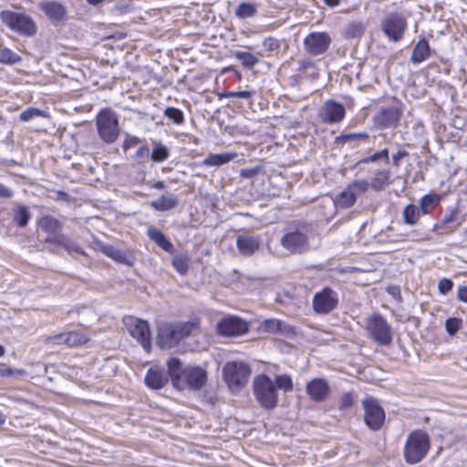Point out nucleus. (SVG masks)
Listing matches in <instances>:
<instances>
[{
    "label": "nucleus",
    "instance_id": "f257e3e1",
    "mask_svg": "<svg viewBox=\"0 0 467 467\" xmlns=\"http://www.w3.org/2000/svg\"><path fill=\"white\" fill-rule=\"evenodd\" d=\"M167 367L171 383L178 389L186 388L198 390L207 381L206 371L200 367H182L178 358H171L167 361Z\"/></svg>",
    "mask_w": 467,
    "mask_h": 467
},
{
    "label": "nucleus",
    "instance_id": "f03ea898",
    "mask_svg": "<svg viewBox=\"0 0 467 467\" xmlns=\"http://www.w3.org/2000/svg\"><path fill=\"white\" fill-rule=\"evenodd\" d=\"M195 327V324L191 322L164 324L159 328V346L162 349L175 348L182 339L188 337Z\"/></svg>",
    "mask_w": 467,
    "mask_h": 467
},
{
    "label": "nucleus",
    "instance_id": "7ed1b4c3",
    "mask_svg": "<svg viewBox=\"0 0 467 467\" xmlns=\"http://www.w3.org/2000/svg\"><path fill=\"white\" fill-rule=\"evenodd\" d=\"M430 450V437L424 431L417 430L408 435L404 446V459L409 464L421 462Z\"/></svg>",
    "mask_w": 467,
    "mask_h": 467
},
{
    "label": "nucleus",
    "instance_id": "20e7f679",
    "mask_svg": "<svg viewBox=\"0 0 467 467\" xmlns=\"http://www.w3.org/2000/svg\"><path fill=\"white\" fill-rule=\"evenodd\" d=\"M254 394L261 407L273 410L278 402V395L274 381L266 375H259L254 378Z\"/></svg>",
    "mask_w": 467,
    "mask_h": 467
},
{
    "label": "nucleus",
    "instance_id": "39448f33",
    "mask_svg": "<svg viewBox=\"0 0 467 467\" xmlns=\"http://www.w3.org/2000/svg\"><path fill=\"white\" fill-rule=\"evenodd\" d=\"M0 19L10 30L23 36H32L36 33V25L31 16L25 13L4 10Z\"/></svg>",
    "mask_w": 467,
    "mask_h": 467
},
{
    "label": "nucleus",
    "instance_id": "423d86ee",
    "mask_svg": "<svg viewBox=\"0 0 467 467\" xmlns=\"http://www.w3.org/2000/svg\"><path fill=\"white\" fill-rule=\"evenodd\" d=\"M308 232L305 224L290 227L280 239V244L290 254H303L309 249Z\"/></svg>",
    "mask_w": 467,
    "mask_h": 467
},
{
    "label": "nucleus",
    "instance_id": "0eeeda50",
    "mask_svg": "<svg viewBox=\"0 0 467 467\" xmlns=\"http://www.w3.org/2000/svg\"><path fill=\"white\" fill-rule=\"evenodd\" d=\"M96 125L99 138L105 143H113L119 135V119L110 109H104L97 115Z\"/></svg>",
    "mask_w": 467,
    "mask_h": 467
},
{
    "label": "nucleus",
    "instance_id": "6e6552de",
    "mask_svg": "<svg viewBox=\"0 0 467 467\" xmlns=\"http://www.w3.org/2000/svg\"><path fill=\"white\" fill-rule=\"evenodd\" d=\"M366 329L369 337L379 346H389L392 342V328L384 317L372 315L367 319Z\"/></svg>",
    "mask_w": 467,
    "mask_h": 467
},
{
    "label": "nucleus",
    "instance_id": "1a4fd4ad",
    "mask_svg": "<svg viewBox=\"0 0 467 467\" xmlns=\"http://www.w3.org/2000/svg\"><path fill=\"white\" fill-rule=\"evenodd\" d=\"M364 410V420L371 431H379L385 422V411L380 404L373 397H366L362 400Z\"/></svg>",
    "mask_w": 467,
    "mask_h": 467
},
{
    "label": "nucleus",
    "instance_id": "9d476101",
    "mask_svg": "<svg viewBox=\"0 0 467 467\" xmlns=\"http://www.w3.org/2000/svg\"><path fill=\"white\" fill-rule=\"evenodd\" d=\"M338 305V294L331 287L326 286L317 292L312 299L314 311L319 315H327L336 309Z\"/></svg>",
    "mask_w": 467,
    "mask_h": 467
},
{
    "label": "nucleus",
    "instance_id": "9b49d317",
    "mask_svg": "<svg viewBox=\"0 0 467 467\" xmlns=\"http://www.w3.org/2000/svg\"><path fill=\"white\" fill-rule=\"evenodd\" d=\"M250 368L243 362H228L223 367L224 380L229 387H240L244 385L249 378Z\"/></svg>",
    "mask_w": 467,
    "mask_h": 467
},
{
    "label": "nucleus",
    "instance_id": "f8f14e48",
    "mask_svg": "<svg viewBox=\"0 0 467 467\" xmlns=\"http://www.w3.org/2000/svg\"><path fill=\"white\" fill-rule=\"evenodd\" d=\"M124 323L130 336L137 339L147 351L150 349V331L147 321L129 317Z\"/></svg>",
    "mask_w": 467,
    "mask_h": 467
},
{
    "label": "nucleus",
    "instance_id": "ddd939ff",
    "mask_svg": "<svg viewBox=\"0 0 467 467\" xmlns=\"http://www.w3.org/2000/svg\"><path fill=\"white\" fill-rule=\"evenodd\" d=\"M406 26V19L398 13L389 14L382 23L383 32L393 42H398L402 38Z\"/></svg>",
    "mask_w": 467,
    "mask_h": 467
},
{
    "label": "nucleus",
    "instance_id": "4468645a",
    "mask_svg": "<svg viewBox=\"0 0 467 467\" xmlns=\"http://www.w3.org/2000/svg\"><path fill=\"white\" fill-rule=\"evenodd\" d=\"M402 110L396 106L382 107L373 117V122L378 129L384 130L398 126Z\"/></svg>",
    "mask_w": 467,
    "mask_h": 467
},
{
    "label": "nucleus",
    "instance_id": "2eb2a0df",
    "mask_svg": "<svg viewBox=\"0 0 467 467\" xmlns=\"http://www.w3.org/2000/svg\"><path fill=\"white\" fill-rule=\"evenodd\" d=\"M38 7L55 25L65 24L68 19L67 7L58 1H42Z\"/></svg>",
    "mask_w": 467,
    "mask_h": 467
},
{
    "label": "nucleus",
    "instance_id": "dca6fc26",
    "mask_svg": "<svg viewBox=\"0 0 467 467\" xmlns=\"http://www.w3.org/2000/svg\"><path fill=\"white\" fill-rule=\"evenodd\" d=\"M331 44V37L326 32H314L304 39V47L307 53L312 56L324 54Z\"/></svg>",
    "mask_w": 467,
    "mask_h": 467
},
{
    "label": "nucleus",
    "instance_id": "f3484780",
    "mask_svg": "<svg viewBox=\"0 0 467 467\" xmlns=\"http://www.w3.org/2000/svg\"><path fill=\"white\" fill-rule=\"evenodd\" d=\"M217 330L219 334L226 337L240 336L248 331V324L240 317L229 316L218 322Z\"/></svg>",
    "mask_w": 467,
    "mask_h": 467
},
{
    "label": "nucleus",
    "instance_id": "a211bd4d",
    "mask_svg": "<svg viewBox=\"0 0 467 467\" xmlns=\"http://www.w3.org/2000/svg\"><path fill=\"white\" fill-rule=\"evenodd\" d=\"M345 107L333 99L324 102L319 109V117L327 124L339 123L345 117Z\"/></svg>",
    "mask_w": 467,
    "mask_h": 467
},
{
    "label": "nucleus",
    "instance_id": "6ab92c4d",
    "mask_svg": "<svg viewBox=\"0 0 467 467\" xmlns=\"http://www.w3.org/2000/svg\"><path fill=\"white\" fill-rule=\"evenodd\" d=\"M306 390L312 400L322 402L327 398L330 388L326 379L317 378L306 384Z\"/></svg>",
    "mask_w": 467,
    "mask_h": 467
},
{
    "label": "nucleus",
    "instance_id": "aec40b11",
    "mask_svg": "<svg viewBox=\"0 0 467 467\" xmlns=\"http://www.w3.org/2000/svg\"><path fill=\"white\" fill-rule=\"evenodd\" d=\"M261 240L258 236L249 234H240L236 238V246L239 253L244 256L254 254L260 247Z\"/></svg>",
    "mask_w": 467,
    "mask_h": 467
},
{
    "label": "nucleus",
    "instance_id": "412c9836",
    "mask_svg": "<svg viewBox=\"0 0 467 467\" xmlns=\"http://www.w3.org/2000/svg\"><path fill=\"white\" fill-rule=\"evenodd\" d=\"M169 377V371L166 372L163 368L152 367L147 371L144 381L150 389H161L168 383Z\"/></svg>",
    "mask_w": 467,
    "mask_h": 467
},
{
    "label": "nucleus",
    "instance_id": "4be33fe9",
    "mask_svg": "<svg viewBox=\"0 0 467 467\" xmlns=\"http://www.w3.org/2000/svg\"><path fill=\"white\" fill-rule=\"evenodd\" d=\"M46 242L58 245V246L64 248L69 254H71V253L81 254L82 253L80 247L76 244V242L71 240L67 235H64L63 234L59 233V231L47 233V236L46 237Z\"/></svg>",
    "mask_w": 467,
    "mask_h": 467
},
{
    "label": "nucleus",
    "instance_id": "5701e85b",
    "mask_svg": "<svg viewBox=\"0 0 467 467\" xmlns=\"http://www.w3.org/2000/svg\"><path fill=\"white\" fill-rule=\"evenodd\" d=\"M46 242L58 245V246L64 248L69 254H71V253L81 254L82 253L80 247L76 244V242L71 240L67 235H64L63 234L59 233V231L47 233V236L46 237Z\"/></svg>",
    "mask_w": 467,
    "mask_h": 467
},
{
    "label": "nucleus",
    "instance_id": "b1692460",
    "mask_svg": "<svg viewBox=\"0 0 467 467\" xmlns=\"http://www.w3.org/2000/svg\"><path fill=\"white\" fill-rule=\"evenodd\" d=\"M262 328L264 331L273 334H280L283 336H287L289 334H294V328L278 320V319H267L262 323Z\"/></svg>",
    "mask_w": 467,
    "mask_h": 467
},
{
    "label": "nucleus",
    "instance_id": "393cba45",
    "mask_svg": "<svg viewBox=\"0 0 467 467\" xmlns=\"http://www.w3.org/2000/svg\"><path fill=\"white\" fill-rule=\"evenodd\" d=\"M369 135L366 132L342 134L336 138V143L347 144L354 149L368 141Z\"/></svg>",
    "mask_w": 467,
    "mask_h": 467
},
{
    "label": "nucleus",
    "instance_id": "a878e982",
    "mask_svg": "<svg viewBox=\"0 0 467 467\" xmlns=\"http://www.w3.org/2000/svg\"><path fill=\"white\" fill-rule=\"evenodd\" d=\"M431 56V47L425 38L420 39L413 47L410 61L413 64H420Z\"/></svg>",
    "mask_w": 467,
    "mask_h": 467
},
{
    "label": "nucleus",
    "instance_id": "bb28decb",
    "mask_svg": "<svg viewBox=\"0 0 467 467\" xmlns=\"http://www.w3.org/2000/svg\"><path fill=\"white\" fill-rule=\"evenodd\" d=\"M237 157L235 152H223L216 154H209L205 159L202 160V165L219 167L229 163Z\"/></svg>",
    "mask_w": 467,
    "mask_h": 467
},
{
    "label": "nucleus",
    "instance_id": "cd10ccee",
    "mask_svg": "<svg viewBox=\"0 0 467 467\" xmlns=\"http://www.w3.org/2000/svg\"><path fill=\"white\" fill-rule=\"evenodd\" d=\"M178 203V198L172 193H168L152 201L150 205L156 211L166 212L176 208Z\"/></svg>",
    "mask_w": 467,
    "mask_h": 467
},
{
    "label": "nucleus",
    "instance_id": "c85d7f7f",
    "mask_svg": "<svg viewBox=\"0 0 467 467\" xmlns=\"http://www.w3.org/2000/svg\"><path fill=\"white\" fill-rule=\"evenodd\" d=\"M391 173L389 170H376L370 180L369 186L379 192L384 190L390 183Z\"/></svg>",
    "mask_w": 467,
    "mask_h": 467
},
{
    "label": "nucleus",
    "instance_id": "c756f323",
    "mask_svg": "<svg viewBox=\"0 0 467 467\" xmlns=\"http://www.w3.org/2000/svg\"><path fill=\"white\" fill-rule=\"evenodd\" d=\"M441 201V194L429 193L421 197L419 208L422 214H430L440 204Z\"/></svg>",
    "mask_w": 467,
    "mask_h": 467
},
{
    "label": "nucleus",
    "instance_id": "7c9ffc66",
    "mask_svg": "<svg viewBox=\"0 0 467 467\" xmlns=\"http://www.w3.org/2000/svg\"><path fill=\"white\" fill-rule=\"evenodd\" d=\"M148 236L159 247L166 252H171L173 245L168 240V238L158 229L151 227L147 232Z\"/></svg>",
    "mask_w": 467,
    "mask_h": 467
},
{
    "label": "nucleus",
    "instance_id": "2f4dec72",
    "mask_svg": "<svg viewBox=\"0 0 467 467\" xmlns=\"http://www.w3.org/2000/svg\"><path fill=\"white\" fill-rule=\"evenodd\" d=\"M421 212L419 207L413 203H410L405 206L402 212V220L405 224L414 225L418 223L420 217Z\"/></svg>",
    "mask_w": 467,
    "mask_h": 467
},
{
    "label": "nucleus",
    "instance_id": "473e14b6",
    "mask_svg": "<svg viewBox=\"0 0 467 467\" xmlns=\"http://www.w3.org/2000/svg\"><path fill=\"white\" fill-rule=\"evenodd\" d=\"M356 202V199L352 192L346 187V189L336 195L334 203L337 207L341 209H347L353 206Z\"/></svg>",
    "mask_w": 467,
    "mask_h": 467
},
{
    "label": "nucleus",
    "instance_id": "72a5a7b5",
    "mask_svg": "<svg viewBox=\"0 0 467 467\" xmlns=\"http://www.w3.org/2000/svg\"><path fill=\"white\" fill-rule=\"evenodd\" d=\"M153 149L150 153V160L153 162H163L170 157V150L162 143L153 141Z\"/></svg>",
    "mask_w": 467,
    "mask_h": 467
},
{
    "label": "nucleus",
    "instance_id": "f704fd0d",
    "mask_svg": "<svg viewBox=\"0 0 467 467\" xmlns=\"http://www.w3.org/2000/svg\"><path fill=\"white\" fill-rule=\"evenodd\" d=\"M104 253L110 258L114 259L119 263H122L128 265H131L133 263V259L130 254H127L124 251L115 249L113 247H107L104 250Z\"/></svg>",
    "mask_w": 467,
    "mask_h": 467
},
{
    "label": "nucleus",
    "instance_id": "c9c22d12",
    "mask_svg": "<svg viewBox=\"0 0 467 467\" xmlns=\"http://www.w3.org/2000/svg\"><path fill=\"white\" fill-rule=\"evenodd\" d=\"M234 56L242 63L244 67L248 69L253 68L259 62V58L249 52L236 50L234 51Z\"/></svg>",
    "mask_w": 467,
    "mask_h": 467
},
{
    "label": "nucleus",
    "instance_id": "e433bc0d",
    "mask_svg": "<svg viewBox=\"0 0 467 467\" xmlns=\"http://www.w3.org/2000/svg\"><path fill=\"white\" fill-rule=\"evenodd\" d=\"M235 16L238 18L245 19L253 17L257 13V5L254 3H241L235 9Z\"/></svg>",
    "mask_w": 467,
    "mask_h": 467
},
{
    "label": "nucleus",
    "instance_id": "4c0bfd02",
    "mask_svg": "<svg viewBox=\"0 0 467 467\" xmlns=\"http://www.w3.org/2000/svg\"><path fill=\"white\" fill-rule=\"evenodd\" d=\"M31 217V214L28 211V208L25 205H18L15 210L14 213V222L20 227H26L28 223V221Z\"/></svg>",
    "mask_w": 467,
    "mask_h": 467
},
{
    "label": "nucleus",
    "instance_id": "58836bf2",
    "mask_svg": "<svg viewBox=\"0 0 467 467\" xmlns=\"http://www.w3.org/2000/svg\"><path fill=\"white\" fill-rule=\"evenodd\" d=\"M190 262L189 256L186 254H179L173 257L172 265L180 275H184L189 271Z\"/></svg>",
    "mask_w": 467,
    "mask_h": 467
},
{
    "label": "nucleus",
    "instance_id": "ea45409f",
    "mask_svg": "<svg viewBox=\"0 0 467 467\" xmlns=\"http://www.w3.org/2000/svg\"><path fill=\"white\" fill-rule=\"evenodd\" d=\"M39 226L43 231L49 233L59 231L61 223L57 219L50 215H46L39 220Z\"/></svg>",
    "mask_w": 467,
    "mask_h": 467
},
{
    "label": "nucleus",
    "instance_id": "a19ab883",
    "mask_svg": "<svg viewBox=\"0 0 467 467\" xmlns=\"http://www.w3.org/2000/svg\"><path fill=\"white\" fill-rule=\"evenodd\" d=\"M21 61V57L6 47L0 48V63L6 65H14Z\"/></svg>",
    "mask_w": 467,
    "mask_h": 467
},
{
    "label": "nucleus",
    "instance_id": "79ce46f5",
    "mask_svg": "<svg viewBox=\"0 0 467 467\" xmlns=\"http://www.w3.org/2000/svg\"><path fill=\"white\" fill-rule=\"evenodd\" d=\"M347 187L350 192L353 193L355 199L357 200L359 195L368 190L369 182L366 180H355Z\"/></svg>",
    "mask_w": 467,
    "mask_h": 467
},
{
    "label": "nucleus",
    "instance_id": "37998d69",
    "mask_svg": "<svg viewBox=\"0 0 467 467\" xmlns=\"http://www.w3.org/2000/svg\"><path fill=\"white\" fill-rule=\"evenodd\" d=\"M67 338L68 347H77L88 341V337L79 331L67 332Z\"/></svg>",
    "mask_w": 467,
    "mask_h": 467
},
{
    "label": "nucleus",
    "instance_id": "c03bdc74",
    "mask_svg": "<svg viewBox=\"0 0 467 467\" xmlns=\"http://www.w3.org/2000/svg\"><path fill=\"white\" fill-rule=\"evenodd\" d=\"M164 115L176 125H182L184 122V114L180 109L168 107L164 110Z\"/></svg>",
    "mask_w": 467,
    "mask_h": 467
},
{
    "label": "nucleus",
    "instance_id": "a18cd8bd",
    "mask_svg": "<svg viewBox=\"0 0 467 467\" xmlns=\"http://www.w3.org/2000/svg\"><path fill=\"white\" fill-rule=\"evenodd\" d=\"M364 33V26L361 23L352 22L345 29L344 36L347 38H356Z\"/></svg>",
    "mask_w": 467,
    "mask_h": 467
},
{
    "label": "nucleus",
    "instance_id": "49530a36",
    "mask_svg": "<svg viewBox=\"0 0 467 467\" xmlns=\"http://www.w3.org/2000/svg\"><path fill=\"white\" fill-rule=\"evenodd\" d=\"M46 116L47 114L43 110H40L36 108H28L20 113L19 119L21 121L26 122L33 119L34 118Z\"/></svg>",
    "mask_w": 467,
    "mask_h": 467
},
{
    "label": "nucleus",
    "instance_id": "de8ad7c7",
    "mask_svg": "<svg viewBox=\"0 0 467 467\" xmlns=\"http://www.w3.org/2000/svg\"><path fill=\"white\" fill-rule=\"evenodd\" d=\"M384 160L386 163L389 161V150L388 149H383L379 151L373 153L372 155L362 159L359 161V163H368V162H376L379 160Z\"/></svg>",
    "mask_w": 467,
    "mask_h": 467
},
{
    "label": "nucleus",
    "instance_id": "09e8293b",
    "mask_svg": "<svg viewBox=\"0 0 467 467\" xmlns=\"http://www.w3.org/2000/svg\"><path fill=\"white\" fill-rule=\"evenodd\" d=\"M275 384L278 389H283L285 392L291 391L293 389L292 379L286 374L277 375L275 377Z\"/></svg>",
    "mask_w": 467,
    "mask_h": 467
},
{
    "label": "nucleus",
    "instance_id": "8fccbe9b",
    "mask_svg": "<svg viewBox=\"0 0 467 467\" xmlns=\"http://www.w3.org/2000/svg\"><path fill=\"white\" fill-rule=\"evenodd\" d=\"M24 375L26 370L23 368H0V378L18 379Z\"/></svg>",
    "mask_w": 467,
    "mask_h": 467
},
{
    "label": "nucleus",
    "instance_id": "3c124183",
    "mask_svg": "<svg viewBox=\"0 0 467 467\" xmlns=\"http://www.w3.org/2000/svg\"><path fill=\"white\" fill-rule=\"evenodd\" d=\"M354 405V397L350 392L343 393L339 398L338 409L340 410H347Z\"/></svg>",
    "mask_w": 467,
    "mask_h": 467
},
{
    "label": "nucleus",
    "instance_id": "603ef678",
    "mask_svg": "<svg viewBox=\"0 0 467 467\" xmlns=\"http://www.w3.org/2000/svg\"><path fill=\"white\" fill-rule=\"evenodd\" d=\"M263 170L262 166L244 168L240 171V177L245 179L254 178L256 175L262 173Z\"/></svg>",
    "mask_w": 467,
    "mask_h": 467
},
{
    "label": "nucleus",
    "instance_id": "864d4df0",
    "mask_svg": "<svg viewBox=\"0 0 467 467\" xmlns=\"http://www.w3.org/2000/svg\"><path fill=\"white\" fill-rule=\"evenodd\" d=\"M461 319L459 318H456V317H451V318H448L446 321H445V328H446V331L448 332V334L450 335H454L460 328L461 327Z\"/></svg>",
    "mask_w": 467,
    "mask_h": 467
},
{
    "label": "nucleus",
    "instance_id": "5fc2aeb1",
    "mask_svg": "<svg viewBox=\"0 0 467 467\" xmlns=\"http://www.w3.org/2000/svg\"><path fill=\"white\" fill-rule=\"evenodd\" d=\"M222 96L224 98H228V99L238 98V99H249L252 98L253 93L248 90L230 91V92L224 93Z\"/></svg>",
    "mask_w": 467,
    "mask_h": 467
},
{
    "label": "nucleus",
    "instance_id": "6e6d98bb",
    "mask_svg": "<svg viewBox=\"0 0 467 467\" xmlns=\"http://www.w3.org/2000/svg\"><path fill=\"white\" fill-rule=\"evenodd\" d=\"M453 287V282L448 278H442L438 283L439 292L442 295H446Z\"/></svg>",
    "mask_w": 467,
    "mask_h": 467
},
{
    "label": "nucleus",
    "instance_id": "4d7b16f0",
    "mask_svg": "<svg viewBox=\"0 0 467 467\" xmlns=\"http://www.w3.org/2000/svg\"><path fill=\"white\" fill-rule=\"evenodd\" d=\"M263 47L267 51H275L280 47L279 41L274 37H267L263 42Z\"/></svg>",
    "mask_w": 467,
    "mask_h": 467
},
{
    "label": "nucleus",
    "instance_id": "13d9d810",
    "mask_svg": "<svg viewBox=\"0 0 467 467\" xmlns=\"http://www.w3.org/2000/svg\"><path fill=\"white\" fill-rule=\"evenodd\" d=\"M67 332L57 334L56 336L48 337L47 341H48V343L54 344V345H62V344H64V345L67 346Z\"/></svg>",
    "mask_w": 467,
    "mask_h": 467
},
{
    "label": "nucleus",
    "instance_id": "bf43d9fd",
    "mask_svg": "<svg viewBox=\"0 0 467 467\" xmlns=\"http://www.w3.org/2000/svg\"><path fill=\"white\" fill-rule=\"evenodd\" d=\"M458 214H459V211H458L457 208H454V209L451 210L450 214L446 215L442 219L441 223L442 224H449V223H451L455 222L457 217H458Z\"/></svg>",
    "mask_w": 467,
    "mask_h": 467
},
{
    "label": "nucleus",
    "instance_id": "052dcab7",
    "mask_svg": "<svg viewBox=\"0 0 467 467\" xmlns=\"http://www.w3.org/2000/svg\"><path fill=\"white\" fill-rule=\"evenodd\" d=\"M14 196V191L0 182V198L11 199Z\"/></svg>",
    "mask_w": 467,
    "mask_h": 467
},
{
    "label": "nucleus",
    "instance_id": "680f3d73",
    "mask_svg": "<svg viewBox=\"0 0 467 467\" xmlns=\"http://www.w3.org/2000/svg\"><path fill=\"white\" fill-rule=\"evenodd\" d=\"M409 155V153L406 151V150H399L397 153H395L393 156H392V163L395 167H400V160L407 157Z\"/></svg>",
    "mask_w": 467,
    "mask_h": 467
},
{
    "label": "nucleus",
    "instance_id": "e2e57ef3",
    "mask_svg": "<svg viewBox=\"0 0 467 467\" xmlns=\"http://www.w3.org/2000/svg\"><path fill=\"white\" fill-rule=\"evenodd\" d=\"M457 297L460 301L467 303V285H462L458 288Z\"/></svg>",
    "mask_w": 467,
    "mask_h": 467
},
{
    "label": "nucleus",
    "instance_id": "0e129e2a",
    "mask_svg": "<svg viewBox=\"0 0 467 467\" xmlns=\"http://www.w3.org/2000/svg\"><path fill=\"white\" fill-rule=\"evenodd\" d=\"M136 157L139 159L148 158L150 155V150L147 146L140 147L135 153Z\"/></svg>",
    "mask_w": 467,
    "mask_h": 467
},
{
    "label": "nucleus",
    "instance_id": "69168bd1",
    "mask_svg": "<svg viewBox=\"0 0 467 467\" xmlns=\"http://www.w3.org/2000/svg\"><path fill=\"white\" fill-rule=\"evenodd\" d=\"M388 292L392 295L394 297L398 296L400 299V289L397 286H391L388 288Z\"/></svg>",
    "mask_w": 467,
    "mask_h": 467
},
{
    "label": "nucleus",
    "instance_id": "338daca9",
    "mask_svg": "<svg viewBox=\"0 0 467 467\" xmlns=\"http://www.w3.org/2000/svg\"><path fill=\"white\" fill-rule=\"evenodd\" d=\"M325 4L328 6L335 7L337 6L340 3V0H323Z\"/></svg>",
    "mask_w": 467,
    "mask_h": 467
},
{
    "label": "nucleus",
    "instance_id": "774afa93",
    "mask_svg": "<svg viewBox=\"0 0 467 467\" xmlns=\"http://www.w3.org/2000/svg\"><path fill=\"white\" fill-rule=\"evenodd\" d=\"M152 187L157 190H162L165 188V184L163 182L158 181L152 185Z\"/></svg>",
    "mask_w": 467,
    "mask_h": 467
}]
</instances>
